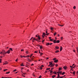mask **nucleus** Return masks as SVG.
I'll use <instances>...</instances> for the list:
<instances>
[{"mask_svg": "<svg viewBox=\"0 0 78 78\" xmlns=\"http://www.w3.org/2000/svg\"><path fill=\"white\" fill-rule=\"evenodd\" d=\"M53 73L54 74H55V75H58V74H57L56 72V71H54L53 72Z\"/></svg>", "mask_w": 78, "mask_h": 78, "instance_id": "obj_13", "label": "nucleus"}, {"mask_svg": "<svg viewBox=\"0 0 78 78\" xmlns=\"http://www.w3.org/2000/svg\"><path fill=\"white\" fill-rule=\"evenodd\" d=\"M53 64V63L50 62H49V65H50V66H51L52 65V64Z\"/></svg>", "mask_w": 78, "mask_h": 78, "instance_id": "obj_17", "label": "nucleus"}, {"mask_svg": "<svg viewBox=\"0 0 78 78\" xmlns=\"http://www.w3.org/2000/svg\"><path fill=\"white\" fill-rule=\"evenodd\" d=\"M73 9H76V6H74V7H73Z\"/></svg>", "mask_w": 78, "mask_h": 78, "instance_id": "obj_30", "label": "nucleus"}, {"mask_svg": "<svg viewBox=\"0 0 78 78\" xmlns=\"http://www.w3.org/2000/svg\"><path fill=\"white\" fill-rule=\"evenodd\" d=\"M21 66H24V65H23V64H22L21 65Z\"/></svg>", "mask_w": 78, "mask_h": 78, "instance_id": "obj_46", "label": "nucleus"}, {"mask_svg": "<svg viewBox=\"0 0 78 78\" xmlns=\"http://www.w3.org/2000/svg\"><path fill=\"white\" fill-rule=\"evenodd\" d=\"M59 51L57 50L55 51V53H58V52H59Z\"/></svg>", "mask_w": 78, "mask_h": 78, "instance_id": "obj_22", "label": "nucleus"}, {"mask_svg": "<svg viewBox=\"0 0 78 78\" xmlns=\"http://www.w3.org/2000/svg\"><path fill=\"white\" fill-rule=\"evenodd\" d=\"M59 42H60V41L59 40H58L55 42H54V44H55L56 43H59Z\"/></svg>", "mask_w": 78, "mask_h": 78, "instance_id": "obj_6", "label": "nucleus"}, {"mask_svg": "<svg viewBox=\"0 0 78 78\" xmlns=\"http://www.w3.org/2000/svg\"><path fill=\"white\" fill-rule=\"evenodd\" d=\"M55 65V64L52 63L51 65L50 66V67H54Z\"/></svg>", "mask_w": 78, "mask_h": 78, "instance_id": "obj_8", "label": "nucleus"}, {"mask_svg": "<svg viewBox=\"0 0 78 78\" xmlns=\"http://www.w3.org/2000/svg\"><path fill=\"white\" fill-rule=\"evenodd\" d=\"M73 73L74 75H75V71H73Z\"/></svg>", "mask_w": 78, "mask_h": 78, "instance_id": "obj_26", "label": "nucleus"}, {"mask_svg": "<svg viewBox=\"0 0 78 78\" xmlns=\"http://www.w3.org/2000/svg\"><path fill=\"white\" fill-rule=\"evenodd\" d=\"M41 77H42V76H40L38 78H41Z\"/></svg>", "mask_w": 78, "mask_h": 78, "instance_id": "obj_43", "label": "nucleus"}, {"mask_svg": "<svg viewBox=\"0 0 78 78\" xmlns=\"http://www.w3.org/2000/svg\"><path fill=\"white\" fill-rule=\"evenodd\" d=\"M49 71H50V73H51V75H52V74H53V73H53V72L52 71H51L50 70H49Z\"/></svg>", "mask_w": 78, "mask_h": 78, "instance_id": "obj_9", "label": "nucleus"}, {"mask_svg": "<svg viewBox=\"0 0 78 78\" xmlns=\"http://www.w3.org/2000/svg\"><path fill=\"white\" fill-rule=\"evenodd\" d=\"M75 65V64H73L72 66V67H73V66Z\"/></svg>", "mask_w": 78, "mask_h": 78, "instance_id": "obj_45", "label": "nucleus"}, {"mask_svg": "<svg viewBox=\"0 0 78 78\" xmlns=\"http://www.w3.org/2000/svg\"><path fill=\"white\" fill-rule=\"evenodd\" d=\"M53 60L54 61V62H55V63H57L58 62V59H57L56 58H54Z\"/></svg>", "mask_w": 78, "mask_h": 78, "instance_id": "obj_1", "label": "nucleus"}, {"mask_svg": "<svg viewBox=\"0 0 78 78\" xmlns=\"http://www.w3.org/2000/svg\"><path fill=\"white\" fill-rule=\"evenodd\" d=\"M33 54H32L31 55H30V56H33Z\"/></svg>", "mask_w": 78, "mask_h": 78, "instance_id": "obj_59", "label": "nucleus"}, {"mask_svg": "<svg viewBox=\"0 0 78 78\" xmlns=\"http://www.w3.org/2000/svg\"><path fill=\"white\" fill-rule=\"evenodd\" d=\"M70 68H73V67H72V66H70Z\"/></svg>", "mask_w": 78, "mask_h": 78, "instance_id": "obj_55", "label": "nucleus"}, {"mask_svg": "<svg viewBox=\"0 0 78 78\" xmlns=\"http://www.w3.org/2000/svg\"><path fill=\"white\" fill-rule=\"evenodd\" d=\"M4 64H8V62H5Z\"/></svg>", "mask_w": 78, "mask_h": 78, "instance_id": "obj_47", "label": "nucleus"}, {"mask_svg": "<svg viewBox=\"0 0 78 78\" xmlns=\"http://www.w3.org/2000/svg\"><path fill=\"white\" fill-rule=\"evenodd\" d=\"M8 54H9L10 53V50H9L7 51L6 52Z\"/></svg>", "mask_w": 78, "mask_h": 78, "instance_id": "obj_11", "label": "nucleus"}, {"mask_svg": "<svg viewBox=\"0 0 78 78\" xmlns=\"http://www.w3.org/2000/svg\"><path fill=\"white\" fill-rule=\"evenodd\" d=\"M34 58L32 57V58H31V59H32V61H34Z\"/></svg>", "mask_w": 78, "mask_h": 78, "instance_id": "obj_20", "label": "nucleus"}, {"mask_svg": "<svg viewBox=\"0 0 78 78\" xmlns=\"http://www.w3.org/2000/svg\"><path fill=\"white\" fill-rule=\"evenodd\" d=\"M59 74H58V76H57V78H60V75H59Z\"/></svg>", "mask_w": 78, "mask_h": 78, "instance_id": "obj_14", "label": "nucleus"}, {"mask_svg": "<svg viewBox=\"0 0 78 78\" xmlns=\"http://www.w3.org/2000/svg\"><path fill=\"white\" fill-rule=\"evenodd\" d=\"M40 69H41V70H42V67L41 66L39 67Z\"/></svg>", "mask_w": 78, "mask_h": 78, "instance_id": "obj_35", "label": "nucleus"}, {"mask_svg": "<svg viewBox=\"0 0 78 78\" xmlns=\"http://www.w3.org/2000/svg\"><path fill=\"white\" fill-rule=\"evenodd\" d=\"M75 50H73V52H74L75 53Z\"/></svg>", "mask_w": 78, "mask_h": 78, "instance_id": "obj_58", "label": "nucleus"}, {"mask_svg": "<svg viewBox=\"0 0 78 78\" xmlns=\"http://www.w3.org/2000/svg\"><path fill=\"white\" fill-rule=\"evenodd\" d=\"M55 76H56V75H54L52 76L51 77L52 78H55Z\"/></svg>", "mask_w": 78, "mask_h": 78, "instance_id": "obj_18", "label": "nucleus"}, {"mask_svg": "<svg viewBox=\"0 0 78 78\" xmlns=\"http://www.w3.org/2000/svg\"><path fill=\"white\" fill-rule=\"evenodd\" d=\"M55 66H56V67H58V64H56L55 65Z\"/></svg>", "mask_w": 78, "mask_h": 78, "instance_id": "obj_41", "label": "nucleus"}, {"mask_svg": "<svg viewBox=\"0 0 78 78\" xmlns=\"http://www.w3.org/2000/svg\"><path fill=\"white\" fill-rule=\"evenodd\" d=\"M53 69H54V68H51V70H53Z\"/></svg>", "mask_w": 78, "mask_h": 78, "instance_id": "obj_50", "label": "nucleus"}, {"mask_svg": "<svg viewBox=\"0 0 78 78\" xmlns=\"http://www.w3.org/2000/svg\"><path fill=\"white\" fill-rule=\"evenodd\" d=\"M40 54L41 56H42V55H43V53H41Z\"/></svg>", "mask_w": 78, "mask_h": 78, "instance_id": "obj_34", "label": "nucleus"}, {"mask_svg": "<svg viewBox=\"0 0 78 78\" xmlns=\"http://www.w3.org/2000/svg\"><path fill=\"white\" fill-rule=\"evenodd\" d=\"M44 41H45V40H42V42H44Z\"/></svg>", "mask_w": 78, "mask_h": 78, "instance_id": "obj_60", "label": "nucleus"}, {"mask_svg": "<svg viewBox=\"0 0 78 78\" xmlns=\"http://www.w3.org/2000/svg\"><path fill=\"white\" fill-rule=\"evenodd\" d=\"M55 65V64L52 63L51 65L50 66V67H54Z\"/></svg>", "mask_w": 78, "mask_h": 78, "instance_id": "obj_7", "label": "nucleus"}, {"mask_svg": "<svg viewBox=\"0 0 78 78\" xmlns=\"http://www.w3.org/2000/svg\"><path fill=\"white\" fill-rule=\"evenodd\" d=\"M50 68H48L46 69V70H50Z\"/></svg>", "mask_w": 78, "mask_h": 78, "instance_id": "obj_31", "label": "nucleus"}, {"mask_svg": "<svg viewBox=\"0 0 78 78\" xmlns=\"http://www.w3.org/2000/svg\"><path fill=\"white\" fill-rule=\"evenodd\" d=\"M35 36H36V37H38V36H37V35H36Z\"/></svg>", "mask_w": 78, "mask_h": 78, "instance_id": "obj_64", "label": "nucleus"}, {"mask_svg": "<svg viewBox=\"0 0 78 78\" xmlns=\"http://www.w3.org/2000/svg\"><path fill=\"white\" fill-rule=\"evenodd\" d=\"M57 73H58V74H60V73H59V71H58V72H57Z\"/></svg>", "mask_w": 78, "mask_h": 78, "instance_id": "obj_40", "label": "nucleus"}, {"mask_svg": "<svg viewBox=\"0 0 78 78\" xmlns=\"http://www.w3.org/2000/svg\"><path fill=\"white\" fill-rule=\"evenodd\" d=\"M23 58H27V57H26V56H25V55L23 56Z\"/></svg>", "mask_w": 78, "mask_h": 78, "instance_id": "obj_52", "label": "nucleus"}, {"mask_svg": "<svg viewBox=\"0 0 78 78\" xmlns=\"http://www.w3.org/2000/svg\"><path fill=\"white\" fill-rule=\"evenodd\" d=\"M26 58H28V57H30V55H27V56H26Z\"/></svg>", "mask_w": 78, "mask_h": 78, "instance_id": "obj_39", "label": "nucleus"}, {"mask_svg": "<svg viewBox=\"0 0 78 78\" xmlns=\"http://www.w3.org/2000/svg\"><path fill=\"white\" fill-rule=\"evenodd\" d=\"M53 42H54V43L55 44V42H56V39H55L53 41Z\"/></svg>", "mask_w": 78, "mask_h": 78, "instance_id": "obj_29", "label": "nucleus"}, {"mask_svg": "<svg viewBox=\"0 0 78 78\" xmlns=\"http://www.w3.org/2000/svg\"><path fill=\"white\" fill-rule=\"evenodd\" d=\"M41 67H44V65H42L41 66Z\"/></svg>", "mask_w": 78, "mask_h": 78, "instance_id": "obj_61", "label": "nucleus"}, {"mask_svg": "<svg viewBox=\"0 0 78 78\" xmlns=\"http://www.w3.org/2000/svg\"><path fill=\"white\" fill-rule=\"evenodd\" d=\"M59 78H63V76H60V77Z\"/></svg>", "mask_w": 78, "mask_h": 78, "instance_id": "obj_63", "label": "nucleus"}, {"mask_svg": "<svg viewBox=\"0 0 78 78\" xmlns=\"http://www.w3.org/2000/svg\"><path fill=\"white\" fill-rule=\"evenodd\" d=\"M46 34H45V33H43V35H42V36L43 37H44V36H45V35H46Z\"/></svg>", "mask_w": 78, "mask_h": 78, "instance_id": "obj_5", "label": "nucleus"}, {"mask_svg": "<svg viewBox=\"0 0 78 78\" xmlns=\"http://www.w3.org/2000/svg\"><path fill=\"white\" fill-rule=\"evenodd\" d=\"M50 30H53V28L51 27L50 28Z\"/></svg>", "mask_w": 78, "mask_h": 78, "instance_id": "obj_38", "label": "nucleus"}, {"mask_svg": "<svg viewBox=\"0 0 78 78\" xmlns=\"http://www.w3.org/2000/svg\"><path fill=\"white\" fill-rule=\"evenodd\" d=\"M17 70V69H15L13 70V72H16Z\"/></svg>", "mask_w": 78, "mask_h": 78, "instance_id": "obj_51", "label": "nucleus"}, {"mask_svg": "<svg viewBox=\"0 0 78 78\" xmlns=\"http://www.w3.org/2000/svg\"><path fill=\"white\" fill-rule=\"evenodd\" d=\"M38 46H39V47H40V49H42V46H41L40 45H38Z\"/></svg>", "mask_w": 78, "mask_h": 78, "instance_id": "obj_24", "label": "nucleus"}, {"mask_svg": "<svg viewBox=\"0 0 78 78\" xmlns=\"http://www.w3.org/2000/svg\"><path fill=\"white\" fill-rule=\"evenodd\" d=\"M46 45H47V46H48V45H50V43H47L46 44Z\"/></svg>", "mask_w": 78, "mask_h": 78, "instance_id": "obj_16", "label": "nucleus"}, {"mask_svg": "<svg viewBox=\"0 0 78 78\" xmlns=\"http://www.w3.org/2000/svg\"><path fill=\"white\" fill-rule=\"evenodd\" d=\"M63 68H64V69L65 70H67V66H64L63 67Z\"/></svg>", "mask_w": 78, "mask_h": 78, "instance_id": "obj_12", "label": "nucleus"}, {"mask_svg": "<svg viewBox=\"0 0 78 78\" xmlns=\"http://www.w3.org/2000/svg\"><path fill=\"white\" fill-rule=\"evenodd\" d=\"M52 44H53V43H51L49 45H52Z\"/></svg>", "mask_w": 78, "mask_h": 78, "instance_id": "obj_56", "label": "nucleus"}, {"mask_svg": "<svg viewBox=\"0 0 78 78\" xmlns=\"http://www.w3.org/2000/svg\"><path fill=\"white\" fill-rule=\"evenodd\" d=\"M33 38H34V37H32L30 40H31V39H33Z\"/></svg>", "mask_w": 78, "mask_h": 78, "instance_id": "obj_54", "label": "nucleus"}, {"mask_svg": "<svg viewBox=\"0 0 78 78\" xmlns=\"http://www.w3.org/2000/svg\"><path fill=\"white\" fill-rule=\"evenodd\" d=\"M20 57H21V58H23V56L22 55H21L20 56Z\"/></svg>", "mask_w": 78, "mask_h": 78, "instance_id": "obj_62", "label": "nucleus"}, {"mask_svg": "<svg viewBox=\"0 0 78 78\" xmlns=\"http://www.w3.org/2000/svg\"><path fill=\"white\" fill-rule=\"evenodd\" d=\"M35 53H37V51H35Z\"/></svg>", "mask_w": 78, "mask_h": 78, "instance_id": "obj_57", "label": "nucleus"}, {"mask_svg": "<svg viewBox=\"0 0 78 78\" xmlns=\"http://www.w3.org/2000/svg\"><path fill=\"white\" fill-rule=\"evenodd\" d=\"M50 41H53V40L51 39H50Z\"/></svg>", "mask_w": 78, "mask_h": 78, "instance_id": "obj_37", "label": "nucleus"}, {"mask_svg": "<svg viewBox=\"0 0 78 78\" xmlns=\"http://www.w3.org/2000/svg\"><path fill=\"white\" fill-rule=\"evenodd\" d=\"M38 39L39 40H40L41 39V38L39 36H38Z\"/></svg>", "mask_w": 78, "mask_h": 78, "instance_id": "obj_27", "label": "nucleus"}, {"mask_svg": "<svg viewBox=\"0 0 78 78\" xmlns=\"http://www.w3.org/2000/svg\"><path fill=\"white\" fill-rule=\"evenodd\" d=\"M9 50H10H10L11 51H13V50H12V48H9Z\"/></svg>", "mask_w": 78, "mask_h": 78, "instance_id": "obj_21", "label": "nucleus"}, {"mask_svg": "<svg viewBox=\"0 0 78 78\" xmlns=\"http://www.w3.org/2000/svg\"><path fill=\"white\" fill-rule=\"evenodd\" d=\"M62 50V46L60 47V51H61Z\"/></svg>", "mask_w": 78, "mask_h": 78, "instance_id": "obj_15", "label": "nucleus"}, {"mask_svg": "<svg viewBox=\"0 0 78 78\" xmlns=\"http://www.w3.org/2000/svg\"><path fill=\"white\" fill-rule=\"evenodd\" d=\"M59 26H60V27H63V26H64V25H61L60 24H59Z\"/></svg>", "mask_w": 78, "mask_h": 78, "instance_id": "obj_36", "label": "nucleus"}, {"mask_svg": "<svg viewBox=\"0 0 78 78\" xmlns=\"http://www.w3.org/2000/svg\"><path fill=\"white\" fill-rule=\"evenodd\" d=\"M65 74V72H64L63 73H62V75H64Z\"/></svg>", "mask_w": 78, "mask_h": 78, "instance_id": "obj_25", "label": "nucleus"}, {"mask_svg": "<svg viewBox=\"0 0 78 78\" xmlns=\"http://www.w3.org/2000/svg\"><path fill=\"white\" fill-rule=\"evenodd\" d=\"M48 34H49V33H48L46 34V35H47V36H48Z\"/></svg>", "mask_w": 78, "mask_h": 78, "instance_id": "obj_49", "label": "nucleus"}, {"mask_svg": "<svg viewBox=\"0 0 78 78\" xmlns=\"http://www.w3.org/2000/svg\"><path fill=\"white\" fill-rule=\"evenodd\" d=\"M57 34V33H56V32H55V33L54 34V36L56 35Z\"/></svg>", "mask_w": 78, "mask_h": 78, "instance_id": "obj_28", "label": "nucleus"}, {"mask_svg": "<svg viewBox=\"0 0 78 78\" xmlns=\"http://www.w3.org/2000/svg\"><path fill=\"white\" fill-rule=\"evenodd\" d=\"M6 53H7V52H5V51H4L3 52H0V54H1V55H5V54H6Z\"/></svg>", "mask_w": 78, "mask_h": 78, "instance_id": "obj_2", "label": "nucleus"}, {"mask_svg": "<svg viewBox=\"0 0 78 78\" xmlns=\"http://www.w3.org/2000/svg\"><path fill=\"white\" fill-rule=\"evenodd\" d=\"M59 48V47L58 46H56L55 47V50H58Z\"/></svg>", "mask_w": 78, "mask_h": 78, "instance_id": "obj_4", "label": "nucleus"}, {"mask_svg": "<svg viewBox=\"0 0 78 78\" xmlns=\"http://www.w3.org/2000/svg\"><path fill=\"white\" fill-rule=\"evenodd\" d=\"M27 59L28 60V61H29V62H31V60L30 59H29V58H28Z\"/></svg>", "mask_w": 78, "mask_h": 78, "instance_id": "obj_23", "label": "nucleus"}, {"mask_svg": "<svg viewBox=\"0 0 78 78\" xmlns=\"http://www.w3.org/2000/svg\"><path fill=\"white\" fill-rule=\"evenodd\" d=\"M6 70H8V69H6L4 70V72H5V71H6Z\"/></svg>", "mask_w": 78, "mask_h": 78, "instance_id": "obj_33", "label": "nucleus"}, {"mask_svg": "<svg viewBox=\"0 0 78 78\" xmlns=\"http://www.w3.org/2000/svg\"><path fill=\"white\" fill-rule=\"evenodd\" d=\"M33 40H34V41H37V42H40V41H39L38 40L36 39V37L34 38L33 39Z\"/></svg>", "mask_w": 78, "mask_h": 78, "instance_id": "obj_3", "label": "nucleus"}, {"mask_svg": "<svg viewBox=\"0 0 78 78\" xmlns=\"http://www.w3.org/2000/svg\"><path fill=\"white\" fill-rule=\"evenodd\" d=\"M62 71H59V73L60 75H62Z\"/></svg>", "mask_w": 78, "mask_h": 78, "instance_id": "obj_19", "label": "nucleus"}, {"mask_svg": "<svg viewBox=\"0 0 78 78\" xmlns=\"http://www.w3.org/2000/svg\"><path fill=\"white\" fill-rule=\"evenodd\" d=\"M26 54H28V51H26Z\"/></svg>", "mask_w": 78, "mask_h": 78, "instance_id": "obj_48", "label": "nucleus"}, {"mask_svg": "<svg viewBox=\"0 0 78 78\" xmlns=\"http://www.w3.org/2000/svg\"><path fill=\"white\" fill-rule=\"evenodd\" d=\"M61 40H62L63 39V37H61Z\"/></svg>", "mask_w": 78, "mask_h": 78, "instance_id": "obj_42", "label": "nucleus"}, {"mask_svg": "<svg viewBox=\"0 0 78 78\" xmlns=\"http://www.w3.org/2000/svg\"><path fill=\"white\" fill-rule=\"evenodd\" d=\"M9 73H10V72H7L6 73V74H9Z\"/></svg>", "mask_w": 78, "mask_h": 78, "instance_id": "obj_32", "label": "nucleus"}, {"mask_svg": "<svg viewBox=\"0 0 78 78\" xmlns=\"http://www.w3.org/2000/svg\"><path fill=\"white\" fill-rule=\"evenodd\" d=\"M62 70V68L61 67H59L58 69V71H61Z\"/></svg>", "mask_w": 78, "mask_h": 78, "instance_id": "obj_10", "label": "nucleus"}, {"mask_svg": "<svg viewBox=\"0 0 78 78\" xmlns=\"http://www.w3.org/2000/svg\"><path fill=\"white\" fill-rule=\"evenodd\" d=\"M76 67V66H75V65L73 67V69H74V68H75V67Z\"/></svg>", "mask_w": 78, "mask_h": 78, "instance_id": "obj_44", "label": "nucleus"}, {"mask_svg": "<svg viewBox=\"0 0 78 78\" xmlns=\"http://www.w3.org/2000/svg\"><path fill=\"white\" fill-rule=\"evenodd\" d=\"M77 55H78V49H77Z\"/></svg>", "mask_w": 78, "mask_h": 78, "instance_id": "obj_53", "label": "nucleus"}]
</instances>
